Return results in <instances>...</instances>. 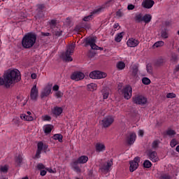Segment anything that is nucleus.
Segmentation results:
<instances>
[{"label": "nucleus", "instance_id": "nucleus-1", "mask_svg": "<svg viewBox=\"0 0 179 179\" xmlns=\"http://www.w3.org/2000/svg\"><path fill=\"white\" fill-rule=\"evenodd\" d=\"M21 79L22 77L20 76V71L19 70H9L4 74V85L6 87H10L14 83L20 82Z\"/></svg>", "mask_w": 179, "mask_h": 179}, {"label": "nucleus", "instance_id": "nucleus-2", "mask_svg": "<svg viewBox=\"0 0 179 179\" xmlns=\"http://www.w3.org/2000/svg\"><path fill=\"white\" fill-rule=\"evenodd\" d=\"M21 79L22 77L20 76V71L19 70H9L4 74V85L6 87H10L14 83L20 82Z\"/></svg>", "mask_w": 179, "mask_h": 179}, {"label": "nucleus", "instance_id": "nucleus-3", "mask_svg": "<svg viewBox=\"0 0 179 179\" xmlns=\"http://www.w3.org/2000/svg\"><path fill=\"white\" fill-rule=\"evenodd\" d=\"M36 40H37L36 34L30 33L26 34L22 40V47L24 48H31L36 44Z\"/></svg>", "mask_w": 179, "mask_h": 179}, {"label": "nucleus", "instance_id": "nucleus-4", "mask_svg": "<svg viewBox=\"0 0 179 179\" xmlns=\"http://www.w3.org/2000/svg\"><path fill=\"white\" fill-rule=\"evenodd\" d=\"M75 47H76V45L74 43L69 45L67 47V50H66V52H64L62 55V58L66 62H71L73 60L72 59L71 55H72V54H73V51H75Z\"/></svg>", "mask_w": 179, "mask_h": 179}, {"label": "nucleus", "instance_id": "nucleus-5", "mask_svg": "<svg viewBox=\"0 0 179 179\" xmlns=\"http://www.w3.org/2000/svg\"><path fill=\"white\" fill-rule=\"evenodd\" d=\"M48 149V145L47 144H44L42 141H40L37 144V150L35 155V159H40L41 157V152L44 150L45 153H46V150Z\"/></svg>", "mask_w": 179, "mask_h": 179}, {"label": "nucleus", "instance_id": "nucleus-6", "mask_svg": "<svg viewBox=\"0 0 179 179\" xmlns=\"http://www.w3.org/2000/svg\"><path fill=\"white\" fill-rule=\"evenodd\" d=\"M96 37H90L85 39V43L87 45H90L92 50H103V48L96 45Z\"/></svg>", "mask_w": 179, "mask_h": 179}, {"label": "nucleus", "instance_id": "nucleus-7", "mask_svg": "<svg viewBox=\"0 0 179 179\" xmlns=\"http://www.w3.org/2000/svg\"><path fill=\"white\" fill-rule=\"evenodd\" d=\"M133 103L140 106H145L148 103V99L143 95H136L133 97Z\"/></svg>", "mask_w": 179, "mask_h": 179}, {"label": "nucleus", "instance_id": "nucleus-8", "mask_svg": "<svg viewBox=\"0 0 179 179\" xmlns=\"http://www.w3.org/2000/svg\"><path fill=\"white\" fill-rule=\"evenodd\" d=\"M107 77V73H103L99 71H92L90 73V78L91 79H104V78Z\"/></svg>", "mask_w": 179, "mask_h": 179}, {"label": "nucleus", "instance_id": "nucleus-9", "mask_svg": "<svg viewBox=\"0 0 179 179\" xmlns=\"http://www.w3.org/2000/svg\"><path fill=\"white\" fill-rule=\"evenodd\" d=\"M38 98V88L37 87V85H34L31 89L30 99L33 101H36Z\"/></svg>", "mask_w": 179, "mask_h": 179}, {"label": "nucleus", "instance_id": "nucleus-10", "mask_svg": "<svg viewBox=\"0 0 179 179\" xmlns=\"http://www.w3.org/2000/svg\"><path fill=\"white\" fill-rule=\"evenodd\" d=\"M147 156L151 162L156 163V162H159V157H157V152L156 151H153L152 150H148L147 151Z\"/></svg>", "mask_w": 179, "mask_h": 179}, {"label": "nucleus", "instance_id": "nucleus-11", "mask_svg": "<svg viewBox=\"0 0 179 179\" xmlns=\"http://www.w3.org/2000/svg\"><path fill=\"white\" fill-rule=\"evenodd\" d=\"M139 162H141V159L139 157H136L134 158L133 161L130 162V167H129V171L131 173H134L136 169L139 166Z\"/></svg>", "mask_w": 179, "mask_h": 179}, {"label": "nucleus", "instance_id": "nucleus-12", "mask_svg": "<svg viewBox=\"0 0 179 179\" xmlns=\"http://www.w3.org/2000/svg\"><path fill=\"white\" fill-rule=\"evenodd\" d=\"M113 122L114 117L113 116L106 117L101 120V124L104 128H108Z\"/></svg>", "mask_w": 179, "mask_h": 179}, {"label": "nucleus", "instance_id": "nucleus-13", "mask_svg": "<svg viewBox=\"0 0 179 179\" xmlns=\"http://www.w3.org/2000/svg\"><path fill=\"white\" fill-rule=\"evenodd\" d=\"M80 162L78 161V159H73L71 164L70 166L72 169V170H73V171H75L76 173H82V169H80V166H79Z\"/></svg>", "mask_w": 179, "mask_h": 179}, {"label": "nucleus", "instance_id": "nucleus-14", "mask_svg": "<svg viewBox=\"0 0 179 179\" xmlns=\"http://www.w3.org/2000/svg\"><path fill=\"white\" fill-rule=\"evenodd\" d=\"M123 94L126 100H129L132 97V87L127 85L123 89Z\"/></svg>", "mask_w": 179, "mask_h": 179}, {"label": "nucleus", "instance_id": "nucleus-15", "mask_svg": "<svg viewBox=\"0 0 179 179\" xmlns=\"http://www.w3.org/2000/svg\"><path fill=\"white\" fill-rule=\"evenodd\" d=\"M113 166V159L108 161L107 162L103 163L101 167L100 170L102 173H108L110 171V168Z\"/></svg>", "mask_w": 179, "mask_h": 179}, {"label": "nucleus", "instance_id": "nucleus-16", "mask_svg": "<svg viewBox=\"0 0 179 179\" xmlns=\"http://www.w3.org/2000/svg\"><path fill=\"white\" fill-rule=\"evenodd\" d=\"M113 2V0H108V1L106 2V3L104 5H103L102 6H100L99 8L95 9L93 12H92V15H99V13H101V12L104 11V9H106V8H107V6H110V3Z\"/></svg>", "mask_w": 179, "mask_h": 179}, {"label": "nucleus", "instance_id": "nucleus-17", "mask_svg": "<svg viewBox=\"0 0 179 179\" xmlns=\"http://www.w3.org/2000/svg\"><path fill=\"white\" fill-rule=\"evenodd\" d=\"M72 80H82L85 79V74L82 72H75L71 76Z\"/></svg>", "mask_w": 179, "mask_h": 179}, {"label": "nucleus", "instance_id": "nucleus-18", "mask_svg": "<svg viewBox=\"0 0 179 179\" xmlns=\"http://www.w3.org/2000/svg\"><path fill=\"white\" fill-rule=\"evenodd\" d=\"M127 44L130 48L138 47L139 45V41L134 38H130L128 39Z\"/></svg>", "mask_w": 179, "mask_h": 179}, {"label": "nucleus", "instance_id": "nucleus-19", "mask_svg": "<svg viewBox=\"0 0 179 179\" xmlns=\"http://www.w3.org/2000/svg\"><path fill=\"white\" fill-rule=\"evenodd\" d=\"M153 5H155V1L153 0H143L142 2V6L145 9L153 8Z\"/></svg>", "mask_w": 179, "mask_h": 179}, {"label": "nucleus", "instance_id": "nucleus-20", "mask_svg": "<svg viewBox=\"0 0 179 179\" xmlns=\"http://www.w3.org/2000/svg\"><path fill=\"white\" fill-rule=\"evenodd\" d=\"M51 85L46 86L41 92V97L43 99L44 97H48V96H50V94H51Z\"/></svg>", "mask_w": 179, "mask_h": 179}, {"label": "nucleus", "instance_id": "nucleus-21", "mask_svg": "<svg viewBox=\"0 0 179 179\" xmlns=\"http://www.w3.org/2000/svg\"><path fill=\"white\" fill-rule=\"evenodd\" d=\"M95 150L98 153H100V152H105V150H106V145L103 143H100V142L96 143L95 144Z\"/></svg>", "mask_w": 179, "mask_h": 179}, {"label": "nucleus", "instance_id": "nucleus-22", "mask_svg": "<svg viewBox=\"0 0 179 179\" xmlns=\"http://www.w3.org/2000/svg\"><path fill=\"white\" fill-rule=\"evenodd\" d=\"M135 141H136V135H129L126 137L125 142L127 145H134L135 143Z\"/></svg>", "mask_w": 179, "mask_h": 179}, {"label": "nucleus", "instance_id": "nucleus-23", "mask_svg": "<svg viewBox=\"0 0 179 179\" xmlns=\"http://www.w3.org/2000/svg\"><path fill=\"white\" fill-rule=\"evenodd\" d=\"M62 111L63 109L61 107H55L52 110V113L53 114V115H55V117H58V115H61V114H62Z\"/></svg>", "mask_w": 179, "mask_h": 179}, {"label": "nucleus", "instance_id": "nucleus-24", "mask_svg": "<svg viewBox=\"0 0 179 179\" xmlns=\"http://www.w3.org/2000/svg\"><path fill=\"white\" fill-rule=\"evenodd\" d=\"M78 163L80 164H86L89 162V157L86 155H82L77 159Z\"/></svg>", "mask_w": 179, "mask_h": 179}, {"label": "nucleus", "instance_id": "nucleus-25", "mask_svg": "<svg viewBox=\"0 0 179 179\" xmlns=\"http://www.w3.org/2000/svg\"><path fill=\"white\" fill-rule=\"evenodd\" d=\"M87 90L89 92H94V90H97V84L96 83H90L87 85Z\"/></svg>", "mask_w": 179, "mask_h": 179}, {"label": "nucleus", "instance_id": "nucleus-26", "mask_svg": "<svg viewBox=\"0 0 179 179\" xmlns=\"http://www.w3.org/2000/svg\"><path fill=\"white\" fill-rule=\"evenodd\" d=\"M21 120H24V121H33L34 118L31 115H26V114H22L20 115Z\"/></svg>", "mask_w": 179, "mask_h": 179}, {"label": "nucleus", "instance_id": "nucleus-27", "mask_svg": "<svg viewBox=\"0 0 179 179\" xmlns=\"http://www.w3.org/2000/svg\"><path fill=\"white\" fill-rule=\"evenodd\" d=\"M52 128H54L52 125L47 124L43 127V131L45 134H50L52 131Z\"/></svg>", "mask_w": 179, "mask_h": 179}, {"label": "nucleus", "instance_id": "nucleus-28", "mask_svg": "<svg viewBox=\"0 0 179 179\" xmlns=\"http://www.w3.org/2000/svg\"><path fill=\"white\" fill-rule=\"evenodd\" d=\"M152 20V15L150 14H146L144 16H143V22H145V23H150V22Z\"/></svg>", "mask_w": 179, "mask_h": 179}, {"label": "nucleus", "instance_id": "nucleus-29", "mask_svg": "<svg viewBox=\"0 0 179 179\" xmlns=\"http://www.w3.org/2000/svg\"><path fill=\"white\" fill-rule=\"evenodd\" d=\"M116 66L119 71H122L125 69V63L124 62H119L117 63Z\"/></svg>", "mask_w": 179, "mask_h": 179}, {"label": "nucleus", "instance_id": "nucleus-30", "mask_svg": "<svg viewBox=\"0 0 179 179\" xmlns=\"http://www.w3.org/2000/svg\"><path fill=\"white\" fill-rule=\"evenodd\" d=\"M124 36V32H121L117 34L115 37V40L117 43H120L121 41V40H122V37Z\"/></svg>", "mask_w": 179, "mask_h": 179}, {"label": "nucleus", "instance_id": "nucleus-31", "mask_svg": "<svg viewBox=\"0 0 179 179\" xmlns=\"http://www.w3.org/2000/svg\"><path fill=\"white\" fill-rule=\"evenodd\" d=\"M138 66L136 64H134L131 68V73L133 76H136V75L138 74Z\"/></svg>", "mask_w": 179, "mask_h": 179}, {"label": "nucleus", "instance_id": "nucleus-32", "mask_svg": "<svg viewBox=\"0 0 179 179\" xmlns=\"http://www.w3.org/2000/svg\"><path fill=\"white\" fill-rule=\"evenodd\" d=\"M22 162H23V157L22 155H19L17 157H15V162L18 166H20L22 164Z\"/></svg>", "mask_w": 179, "mask_h": 179}, {"label": "nucleus", "instance_id": "nucleus-33", "mask_svg": "<svg viewBox=\"0 0 179 179\" xmlns=\"http://www.w3.org/2000/svg\"><path fill=\"white\" fill-rule=\"evenodd\" d=\"M135 20L137 23H141V22H143V16L142 14H137L135 17Z\"/></svg>", "mask_w": 179, "mask_h": 179}, {"label": "nucleus", "instance_id": "nucleus-34", "mask_svg": "<svg viewBox=\"0 0 179 179\" xmlns=\"http://www.w3.org/2000/svg\"><path fill=\"white\" fill-rule=\"evenodd\" d=\"M163 45H164V42L162 41H159L153 45V47H155V48H159V47H163Z\"/></svg>", "mask_w": 179, "mask_h": 179}, {"label": "nucleus", "instance_id": "nucleus-35", "mask_svg": "<svg viewBox=\"0 0 179 179\" xmlns=\"http://www.w3.org/2000/svg\"><path fill=\"white\" fill-rule=\"evenodd\" d=\"M143 166L145 169H150V167H152V162L149 160H145L143 162Z\"/></svg>", "mask_w": 179, "mask_h": 179}, {"label": "nucleus", "instance_id": "nucleus-36", "mask_svg": "<svg viewBox=\"0 0 179 179\" xmlns=\"http://www.w3.org/2000/svg\"><path fill=\"white\" fill-rule=\"evenodd\" d=\"M159 143H160V141L159 140L154 141L152 143V149H157V148H159Z\"/></svg>", "mask_w": 179, "mask_h": 179}, {"label": "nucleus", "instance_id": "nucleus-37", "mask_svg": "<svg viewBox=\"0 0 179 179\" xmlns=\"http://www.w3.org/2000/svg\"><path fill=\"white\" fill-rule=\"evenodd\" d=\"M146 70L148 73L152 74L153 72V68L152 67V64H147Z\"/></svg>", "mask_w": 179, "mask_h": 179}, {"label": "nucleus", "instance_id": "nucleus-38", "mask_svg": "<svg viewBox=\"0 0 179 179\" xmlns=\"http://www.w3.org/2000/svg\"><path fill=\"white\" fill-rule=\"evenodd\" d=\"M178 143H179L178 141H177L176 138H173L171 141V147L176 148V146H177V145H178Z\"/></svg>", "mask_w": 179, "mask_h": 179}, {"label": "nucleus", "instance_id": "nucleus-39", "mask_svg": "<svg viewBox=\"0 0 179 179\" xmlns=\"http://www.w3.org/2000/svg\"><path fill=\"white\" fill-rule=\"evenodd\" d=\"M53 34L56 36V37H59L62 36V31H61V29H57V31H53Z\"/></svg>", "mask_w": 179, "mask_h": 179}, {"label": "nucleus", "instance_id": "nucleus-40", "mask_svg": "<svg viewBox=\"0 0 179 179\" xmlns=\"http://www.w3.org/2000/svg\"><path fill=\"white\" fill-rule=\"evenodd\" d=\"M8 169L6 165L0 167L1 173H8Z\"/></svg>", "mask_w": 179, "mask_h": 179}, {"label": "nucleus", "instance_id": "nucleus-41", "mask_svg": "<svg viewBox=\"0 0 179 179\" xmlns=\"http://www.w3.org/2000/svg\"><path fill=\"white\" fill-rule=\"evenodd\" d=\"M142 82L143 83V85H150V79H149L148 78H143L142 79Z\"/></svg>", "mask_w": 179, "mask_h": 179}, {"label": "nucleus", "instance_id": "nucleus-42", "mask_svg": "<svg viewBox=\"0 0 179 179\" xmlns=\"http://www.w3.org/2000/svg\"><path fill=\"white\" fill-rule=\"evenodd\" d=\"M53 139H57L59 142H62V135H53Z\"/></svg>", "mask_w": 179, "mask_h": 179}, {"label": "nucleus", "instance_id": "nucleus-43", "mask_svg": "<svg viewBox=\"0 0 179 179\" xmlns=\"http://www.w3.org/2000/svg\"><path fill=\"white\" fill-rule=\"evenodd\" d=\"M92 19H93V14L85 16L83 20H84V22H89V20H92Z\"/></svg>", "mask_w": 179, "mask_h": 179}, {"label": "nucleus", "instance_id": "nucleus-44", "mask_svg": "<svg viewBox=\"0 0 179 179\" xmlns=\"http://www.w3.org/2000/svg\"><path fill=\"white\" fill-rule=\"evenodd\" d=\"M166 135H176V131L172 129H168L166 131Z\"/></svg>", "mask_w": 179, "mask_h": 179}, {"label": "nucleus", "instance_id": "nucleus-45", "mask_svg": "<svg viewBox=\"0 0 179 179\" xmlns=\"http://www.w3.org/2000/svg\"><path fill=\"white\" fill-rule=\"evenodd\" d=\"M50 27L52 29H54V27H55V26H57V20H52L50 22Z\"/></svg>", "mask_w": 179, "mask_h": 179}, {"label": "nucleus", "instance_id": "nucleus-46", "mask_svg": "<svg viewBox=\"0 0 179 179\" xmlns=\"http://www.w3.org/2000/svg\"><path fill=\"white\" fill-rule=\"evenodd\" d=\"M161 36L162 38H169V34L166 31H162L161 33Z\"/></svg>", "mask_w": 179, "mask_h": 179}, {"label": "nucleus", "instance_id": "nucleus-47", "mask_svg": "<svg viewBox=\"0 0 179 179\" xmlns=\"http://www.w3.org/2000/svg\"><path fill=\"white\" fill-rule=\"evenodd\" d=\"M175 97H176V94H174V93H168L166 94L167 99H174Z\"/></svg>", "mask_w": 179, "mask_h": 179}, {"label": "nucleus", "instance_id": "nucleus-48", "mask_svg": "<svg viewBox=\"0 0 179 179\" xmlns=\"http://www.w3.org/2000/svg\"><path fill=\"white\" fill-rule=\"evenodd\" d=\"M55 96L57 99H59V97H62V96H64V94L61 91H58L55 93Z\"/></svg>", "mask_w": 179, "mask_h": 179}, {"label": "nucleus", "instance_id": "nucleus-49", "mask_svg": "<svg viewBox=\"0 0 179 179\" xmlns=\"http://www.w3.org/2000/svg\"><path fill=\"white\" fill-rule=\"evenodd\" d=\"M37 169L38 170H44V169H45V166L43 164H38L37 165Z\"/></svg>", "mask_w": 179, "mask_h": 179}, {"label": "nucleus", "instance_id": "nucleus-50", "mask_svg": "<svg viewBox=\"0 0 179 179\" xmlns=\"http://www.w3.org/2000/svg\"><path fill=\"white\" fill-rule=\"evenodd\" d=\"M43 121H50L51 117L48 115H45L43 117H42Z\"/></svg>", "mask_w": 179, "mask_h": 179}, {"label": "nucleus", "instance_id": "nucleus-51", "mask_svg": "<svg viewBox=\"0 0 179 179\" xmlns=\"http://www.w3.org/2000/svg\"><path fill=\"white\" fill-rule=\"evenodd\" d=\"M116 15L118 17H122V16H124V13L121 10L117 11Z\"/></svg>", "mask_w": 179, "mask_h": 179}, {"label": "nucleus", "instance_id": "nucleus-52", "mask_svg": "<svg viewBox=\"0 0 179 179\" xmlns=\"http://www.w3.org/2000/svg\"><path fill=\"white\" fill-rule=\"evenodd\" d=\"M14 124H15V125H19V124H20V120H19V117H16L13 120Z\"/></svg>", "mask_w": 179, "mask_h": 179}, {"label": "nucleus", "instance_id": "nucleus-53", "mask_svg": "<svg viewBox=\"0 0 179 179\" xmlns=\"http://www.w3.org/2000/svg\"><path fill=\"white\" fill-rule=\"evenodd\" d=\"M103 99H108V95L110 94V93L108 92V91H106V92H103Z\"/></svg>", "mask_w": 179, "mask_h": 179}, {"label": "nucleus", "instance_id": "nucleus-54", "mask_svg": "<svg viewBox=\"0 0 179 179\" xmlns=\"http://www.w3.org/2000/svg\"><path fill=\"white\" fill-rule=\"evenodd\" d=\"M160 179H170V176L166 175V174L162 175L161 176Z\"/></svg>", "mask_w": 179, "mask_h": 179}, {"label": "nucleus", "instance_id": "nucleus-55", "mask_svg": "<svg viewBox=\"0 0 179 179\" xmlns=\"http://www.w3.org/2000/svg\"><path fill=\"white\" fill-rule=\"evenodd\" d=\"M40 174L42 177H44V176H45V174H47V171L44 169H41Z\"/></svg>", "mask_w": 179, "mask_h": 179}, {"label": "nucleus", "instance_id": "nucleus-56", "mask_svg": "<svg viewBox=\"0 0 179 179\" xmlns=\"http://www.w3.org/2000/svg\"><path fill=\"white\" fill-rule=\"evenodd\" d=\"M135 8V6L134 5H132V4H129L128 6H127V9L129 10H132L133 9H134Z\"/></svg>", "mask_w": 179, "mask_h": 179}, {"label": "nucleus", "instance_id": "nucleus-57", "mask_svg": "<svg viewBox=\"0 0 179 179\" xmlns=\"http://www.w3.org/2000/svg\"><path fill=\"white\" fill-rule=\"evenodd\" d=\"M58 89H59V87L57 85L53 86L52 90H53L55 92H57Z\"/></svg>", "mask_w": 179, "mask_h": 179}, {"label": "nucleus", "instance_id": "nucleus-58", "mask_svg": "<svg viewBox=\"0 0 179 179\" xmlns=\"http://www.w3.org/2000/svg\"><path fill=\"white\" fill-rule=\"evenodd\" d=\"M173 72L174 73H176V72H179V64L176 66Z\"/></svg>", "mask_w": 179, "mask_h": 179}, {"label": "nucleus", "instance_id": "nucleus-59", "mask_svg": "<svg viewBox=\"0 0 179 179\" xmlns=\"http://www.w3.org/2000/svg\"><path fill=\"white\" fill-rule=\"evenodd\" d=\"M31 79H37V74H36V73H32L31 75Z\"/></svg>", "mask_w": 179, "mask_h": 179}, {"label": "nucleus", "instance_id": "nucleus-60", "mask_svg": "<svg viewBox=\"0 0 179 179\" xmlns=\"http://www.w3.org/2000/svg\"><path fill=\"white\" fill-rule=\"evenodd\" d=\"M3 84H5V79L0 78V86H2Z\"/></svg>", "mask_w": 179, "mask_h": 179}, {"label": "nucleus", "instance_id": "nucleus-61", "mask_svg": "<svg viewBox=\"0 0 179 179\" xmlns=\"http://www.w3.org/2000/svg\"><path fill=\"white\" fill-rule=\"evenodd\" d=\"M143 134H145V131H143V129L138 130V135H143Z\"/></svg>", "mask_w": 179, "mask_h": 179}, {"label": "nucleus", "instance_id": "nucleus-62", "mask_svg": "<svg viewBox=\"0 0 179 179\" xmlns=\"http://www.w3.org/2000/svg\"><path fill=\"white\" fill-rule=\"evenodd\" d=\"M82 27H82V26H77V27H76V31H80V29H82Z\"/></svg>", "mask_w": 179, "mask_h": 179}, {"label": "nucleus", "instance_id": "nucleus-63", "mask_svg": "<svg viewBox=\"0 0 179 179\" xmlns=\"http://www.w3.org/2000/svg\"><path fill=\"white\" fill-rule=\"evenodd\" d=\"M118 27H120V24L118 23H115L113 25V28L115 29H118Z\"/></svg>", "mask_w": 179, "mask_h": 179}, {"label": "nucleus", "instance_id": "nucleus-64", "mask_svg": "<svg viewBox=\"0 0 179 179\" xmlns=\"http://www.w3.org/2000/svg\"><path fill=\"white\" fill-rule=\"evenodd\" d=\"M176 150L178 152V153H179V145L176 146Z\"/></svg>", "mask_w": 179, "mask_h": 179}]
</instances>
